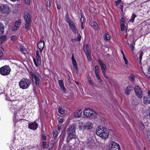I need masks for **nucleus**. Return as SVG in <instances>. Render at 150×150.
<instances>
[{
  "mask_svg": "<svg viewBox=\"0 0 150 150\" xmlns=\"http://www.w3.org/2000/svg\"><path fill=\"white\" fill-rule=\"evenodd\" d=\"M92 26L95 30H96L98 28V25L96 22H93L92 24Z\"/></svg>",
  "mask_w": 150,
  "mask_h": 150,
  "instance_id": "obj_31",
  "label": "nucleus"
},
{
  "mask_svg": "<svg viewBox=\"0 0 150 150\" xmlns=\"http://www.w3.org/2000/svg\"><path fill=\"white\" fill-rule=\"evenodd\" d=\"M24 18L25 22L31 21L30 15L27 12H25L24 13Z\"/></svg>",
  "mask_w": 150,
  "mask_h": 150,
  "instance_id": "obj_16",
  "label": "nucleus"
},
{
  "mask_svg": "<svg viewBox=\"0 0 150 150\" xmlns=\"http://www.w3.org/2000/svg\"><path fill=\"white\" fill-rule=\"evenodd\" d=\"M123 59L125 61V64L126 65H127L128 64V61H127V59L126 58L125 56H124V57H123Z\"/></svg>",
  "mask_w": 150,
  "mask_h": 150,
  "instance_id": "obj_44",
  "label": "nucleus"
},
{
  "mask_svg": "<svg viewBox=\"0 0 150 150\" xmlns=\"http://www.w3.org/2000/svg\"><path fill=\"white\" fill-rule=\"evenodd\" d=\"M59 83L60 87L65 92V87L63 81L62 80H59Z\"/></svg>",
  "mask_w": 150,
  "mask_h": 150,
  "instance_id": "obj_24",
  "label": "nucleus"
},
{
  "mask_svg": "<svg viewBox=\"0 0 150 150\" xmlns=\"http://www.w3.org/2000/svg\"><path fill=\"white\" fill-rule=\"evenodd\" d=\"M50 6V1L49 0H47V6L49 7Z\"/></svg>",
  "mask_w": 150,
  "mask_h": 150,
  "instance_id": "obj_52",
  "label": "nucleus"
},
{
  "mask_svg": "<svg viewBox=\"0 0 150 150\" xmlns=\"http://www.w3.org/2000/svg\"><path fill=\"white\" fill-rule=\"evenodd\" d=\"M82 122H79V130H81L82 129V125H83Z\"/></svg>",
  "mask_w": 150,
  "mask_h": 150,
  "instance_id": "obj_39",
  "label": "nucleus"
},
{
  "mask_svg": "<svg viewBox=\"0 0 150 150\" xmlns=\"http://www.w3.org/2000/svg\"><path fill=\"white\" fill-rule=\"evenodd\" d=\"M83 50L89 62L91 61V51L88 44H84Z\"/></svg>",
  "mask_w": 150,
  "mask_h": 150,
  "instance_id": "obj_6",
  "label": "nucleus"
},
{
  "mask_svg": "<svg viewBox=\"0 0 150 150\" xmlns=\"http://www.w3.org/2000/svg\"><path fill=\"white\" fill-rule=\"evenodd\" d=\"M20 50L23 53H24V54H25L26 52V51L25 50H24L23 48H20Z\"/></svg>",
  "mask_w": 150,
  "mask_h": 150,
  "instance_id": "obj_48",
  "label": "nucleus"
},
{
  "mask_svg": "<svg viewBox=\"0 0 150 150\" xmlns=\"http://www.w3.org/2000/svg\"><path fill=\"white\" fill-rule=\"evenodd\" d=\"M36 55V59L37 62L38 64H41V58L39 54H37Z\"/></svg>",
  "mask_w": 150,
  "mask_h": 150,
  "instance_id": "obj_28",
  "label": "nucleus"
},
{
  "mask_svg": "<svg viewBox=\"0 0 150 150\" xmlns=\"http://www.w3.org/2000/svg\"><path fill=\"white\" fill-rule=\"evenodd\" d=\"M134 90L137 97L141 98L143 96V93L141 88L139 86H137L135 87Z\"/></svg>",
  "mask_w": 150,
  "mask_h": 150,
  "instance_id": "obj_10",
  "label": "nucleus"
},
{
  "mask_svg": "<svg viewBox=\"0 0 150 150\" xmlns=\"http://www.w3.org/2000/svg\"><path fill=\"white\" fill-rule=\"evenodd\" d=\"M83 112L86 117L91 118H96L97 116V113L94 110L90 108L85 109Z\"/></svg>",
  "mask_w": 150,
  "mask_h": 150,
  "instance_id": "obj_4",
  "label": "nucleus"
},
{
  "mask_svg": "<svg viewBox=\"0 0 150 150\" xmlns=\"http://www.w3.org/2000/svg\"><path fill=\"white\" fill-rule=\"evenodd\" d=\"M134 76L132 74H131L129 77L130 80L133 81L134 80Z\"/></svg>",
  "mask_w": 150,
  "mask_h": 150,
  "instance_id": "obj_35",
  "label": "nucleus"
},
{
  "mask_svg": "<svg viewBox=\"0 0 150 150\" xmlns=\"http://www.w3.org/2000/svg\"><path fill=\"white\" fill-rule=\"evenodd\" d=\"M42 139L43 140H46V136L44 134H42Z\"/></svg>",
  "mask_w": 150,
  "mask_h": 150,
  "instance_id": "obj_51",
  "label": "nucleus"
},
{
  "mask_svg": "<svg viewBox=\"0 0 150 150\" xmlns=\"http://www.w3.org/2000/svg\"><path fill=\"white\" fill-rule=\"evenodd\" d=\"M58 111L61 114H63L65 112V110L61 107H59V108Z\"/></svg>",
  "mask_w": 150,
  "mask_h": 150,
  "instance_id": "obj_30",
  "label": "nucleus"
},
{
  "mask_svg": "<svg viewBox=\"0 0 150 150\" xmlns=\"http://www.w3.org/2000/svg\"><path fill=\"white\" fill-rule=\"evenodd\" d=\"M125 23H121V30L122 31H123L125 28Z\"/></svg>",
  "mask_w": 150,
  "mask_h": 150,
  "instance_id": "obj_36",
  "label": "nucleus"
},
{
  "mask_svg": "<svg viewBox=\"0 0 150 150\" xmlns=\"http://www.w3.org/2000/svg\"><path fill=\"white\" fill-rule=\"evenodd\" d=\"M38 126V124L35 122V121L28 124V128L30 129H33L34 130H35L37 129Z\"/></svg>",
  "mask_w": 150,
  "mask_h": 150,
  "instance_id": "obj_13",
  "label": "nucleus"
},
{
  "mask_svg": "<svg viewBox=\"0 0 150 150\" xmlns=\"http://www.w3.org/2000/svg\"><path fill=\"white\" fill-rule=\"evenodd\" d=\"M96 134L104 139L108 138L109 135L108 130L106 128L100 126L97 128Z\"/></svg>",
  "mask_w": 150,
  "mask_h": 150,
  "instance_id": "obj_1",
  "label": "nucleus"
},
{
  "mask_svg": "<svg viewBox=\"0 0 150 150\" xmlns=\"http://www.w3.org/2000/svg\"><path fill=\"white\" fill-rule=\"evenodd\" d=\"M139 126L141 129H144V125L142 122H140L139 124Z\"/></svg>",
  "mask_w": 150,
  "mask_h": 150,
  "instance_id": "obj_33",
  "label": "nucleus"
},
{
  "mask_svg": "<svg viewBox=\"0 0 150 150\" xmlns=\"http://www.w3.org/2000/svg\"><path fill=\"white\" fill-rule=\"evenodd\" d=\"M103 75L106 78H107V79H108V76H106L105 74V73L104 74H103Z\"/></svg>",
  "mask_w": 150,
  "mask_h": 150,
  "instance_id": "obj_63",
  "label": "nucleus"
},
{
  "mask_svg": "<svg viewBox=\"0 0 150 150\" xmlns=\"http://www.w3.org/2000/svg\"><path fill=\"white\" fill-rule=\"evenodd\" d=\"M133 90V87L132 86H129L126 88L125 93L127 95H129L130 92Z\"/></svg>",
  "mask_w": 150,
  "mask_h": 150,
  "instance_id": "obj_17",
  "label": "nucleus"
},
{
  "mask_svg": "<svg viewBox=\"0 0 150 150\" xmlns=\"http://www.w3.org/2000/svg\"><path fill=\"white\" fill-rule=\"evenodd\" d=\"M121 2V0H117L115 1V5L117 7L119 5V3Z\"/></svg>",
  "mask_w": 150,
  "mask_h": 150,
  "instance_id": "obj_40",
  "label": "nucleus"
},
{
  "mask_svg": "<svg viewBox=\"0 0 150 150\" xmlns=\"http://www.w3.org/2000/svg\"><path fill=\"white\" fill-rule=\"evenodd\" d=\"M82 112V111L81 110H77L74 114V116L75 117H79L81 116Z\"/></svg>",
  "mask_w": 150,
  "mask_h": 150,
  "instance_id": "obj_18",
  "label": "nucleus"
},
{
  "mask_svg": "<svg viewBox=\"0 0 150 150\" xmlns=\"http://www.w3.org/2000/svg\"><path fill=\"white\" fill-rule=\"evenodd\" d=\"M45 43L44 40H40L37 45L38 48H44Z\"/></svg>",
  "mask_w": 150,
  "mask_h": 150,
  "instance_id": "obj_19",
  "label": "nucleus"
},
{
  "mask_svg": "<svg viewBox=\"0 0 150 150\" xmlns=\"http://www.w3.org/2000/svg\"><path fill=\"white\" fill-rule=\"evenodd\" d=\"M88 81L90 83V84L92 86H93L94 85V84L92 81V80L90 79H88Z\"/></svg>",
  "mask_w": 150,
  "mask_h": 150,
  "instance_id": "obj_49",
  "label": "nucleus"
},
{
  "mask_svg": "<svg viewBox=\"0 0 150 150\" xmlns=\"http://www.w3.org/2000/svg\"><path fill=\"white\" fill-rule=\"evenodd\" d=\"M147 139L150 142V131H149L147 132Z\"/></svg>",
  "mask_w": 150,
  "mask_h": 150,
  "instance_id": "obj_34",
  "label": "nucleus"
},
{
  "mask_svg": "<svg viewBox=\"0 0 150 150\" xmlns=\"http://www.w3.org/2000/svg\"><path fill=\"white\" fill-rule=\"evenodd\" d=\"M148 95L150 97V91L149 90L148 91Z\"/></svg>",
  "mask_w": 150,
  "mask_h": 150,
  "instance_id": "obj_64",
  "label": "nucleus"
},
{
  "mask_svg": "<svg viewBox=\"0 0 150 150\" xmlns=\"http://www.w3.org/2000/svg\"><path fill=\"white\" fill-rule=\"evenodd\" d=\"M46 145V143L45 142H42V146L44 148H45V146Z\"/></svg>",
  "mask_w": 150,
  "mask_h": 150,
  "instance_id": "obj_53",
  "label": "nucleus"
},
{
  "mask_svg": "<svg viewBox=\"0 0 150 150\" xmlns=\"http://www.w3.org/2000/svg\"><path fill=\"white\" fill-rule=\"evenodd\" d=\"M30 74L32 77L33 81H34V80L36 86H39L40 81V75L38 74H35L33 73L32 72L30 73Z\"/></svg>",
  "mask_w": 150,
  "mask_h": 150,
  "instance_id": "obj_7",
  "label": "nucleus"
},
{
  "mask_svg": "<svg viewBox=\"0 0 150 150\" xmlns=\"http://www.w3.org/2000/svg\"><path fill=\"white\" fill-rule=\"evenodd\" d=\"M99 69V68L97 66H96L95 67V72H98V70Z\"/></svg>",
  "mask_w": 150,
  "mask_h": 150,
  "instance_id": "obj_42",
  "label": "nucleus"
},
{
  "mask_svg": "<svg viewBox=\"0 0 150 150\" xmlns=\"http://www.w3.org/2000/svg\"><path fill=\"white\" fill-rule=\"evenodd\" d=\"M33 61L34 63V64L36 67H38L39 65H40L41 64H38L37 61H36V59L35 58H33Z\"/></svg>",
  "mask_w": 150,
  "mask_h": 150,
  "instance_id": "obj_37",
  "label": "nucleus"
},
{
  "mask_svg": "<svg viewBox=\"0 0 150 150\" xmlns=\"http://www.w3.org/2000/svg\"><path fill=\"white\" fill-rule=\"evenodd\" d=\"M48 146L49 149H51L54 147V144H53L50 143L48 144Z\"/></svg>",
  "mask_w": 150,
  "mask_h": 150,
  "instance_id": "obj_38",
  "label": "nucleus"
},
{
  "mask_svg": "<svg viewBox=\"0 0 150 150\" xmlns=\"http://www.w3.org/2000/svg\"><path fill=\"white\" fill-rule=\"evenodd\" d=\"M57 131H55L54 132L53 135L54 137H57Z\"/></svg>",
  "mask_w": 150,
  "mask_h": 150,
  "instance_id": "obj_46",
  "label": "nucleus"
},
{
  "mask_svg": "<svg viewBox=\"0 0 150 150\" xmlns=\"http://www.w3.org/2000/svg\"><path fill=\"white\" fill-rule=\"evenodd\" d=\"M25 1L26 4L29 5L30 3V0H25Z\"/></svg>",
  "mask_w": 150,
  "mask_h": 150,
  "instance_id": "obj_50",
  "label": "nucleus"
},
{
  "mask_svg": "<svg viewBox=\"0 0 150 150\" xmlns=\"http://www.w3.org/2000/svg\"><path fill=\"white\" fill-rule=\"evenodd\" d=\"M120 22H121V23H125V19L124 17H122L121 18Z\"/></svg>",
  "mask_w": 150,
  "mask_h": 150,
  "instance_id": "obj_47",
  "label": "nucleus"
},
{
  "mask_svg": "<svg viewBox=\"0 0 150 150\" xmlns=\"http://www.w3.org/2000/svg\"><path fill=\"white\" fill-rule=\"evenodd\" d=\"M57 7L58 9H60L61 8L59 4H57Z\"/></svg>",
  "mask_w": 150,
  "mask_h": 150,
  "instance_id": "obj_58",
  "label": "nucleus"
},
{
  "mask_svg": "<svg viewBox=\"0 0 150 150\" xmlns=\"http://www.w3.org/2000/svg\"><path fill=\"white\" fill-rule=\"evenodd\" d=\"M64 119L62 118H61L59 120V122L60 123H62L63 122Z\"/></svg>",
  "mask_w": 150,
  "mask_h": 150,
  "instance_id": "obj_59",
  "label": "nucleus"
},
{
  "mask_svg": "<svg viewBox=\"0 0 150 150\" xmlns=\"http://www.w3.org/2000/svg\"><path fill=\"white\" fill-rule=\"evenodd\" d=\"M26 23L25 25V29L27 30H29L30 29V25L31 23V21L25 22Z\"/></svg>",
  "mask_w": 150,
  "mask_h": 150,
  "instance_id": "obj_23",
  "label": "nucleus"
},
{
  "mask_svg": "<svg viewBox=\"0 0 150 150\" xmlns=\"http://www.w3.org/2000/svg\"><path fill=\"white\" fill-rule=\"evenodd\" d=\"M100 65L101 66V69L102 71V73L103 74H104L106 72V66L102 62H101L100 63Z\"/></svg>",
  "mask_w": 150,
  "mask_h": 150,
  "instance_id": "obj_22",
  "label": "nucleus"
},
{
  "mask_svg": "<svg viewBox=\"0 0 150 150\" xmlns=\"http://www.w3.org/2000/svg\"><path fill=\"white\" fill-rule=\"evenodd\" d=\"M119 145L114 142H111L109 145V149L110 150H113L114 149H117L120 147Z\"/></svg>",
  "mask_w": 150,
  "mask_h": 150,
  "instance_id": "obj_11",
  "label": "nucleus"
},
{
  "mask_svg": "<svg viewBox=\"0 0 150 150\" xmlns=\"http://www.w3.org/2000/svg\"><path fill=\"white\" fill-rule=\"evenodd\" d=\"M16 38V36L15 35H12L11 37V40L13 41L15 40Z\"/></svg>",
  "mask_w": 150,
  "mask_h": 150,
  "instance_id": "obj_41",
  "label": "nucleus"
},
{
  "mask_svg": "<svg viewBox=\"0 0 150 150\" xmlns=\"http://www.w3.org/2000/svg\"><path fill=\"white\" fill-rule=\"evenodd\" d=\"M143 103L144 104H147L150 103V98H148L145 96L143 98Z\"/></svg>",
  "mask_w": 150,
  "mask_h": 150,
  "instance_id": "obj_20",
  "label": "nucleus"
},
{
  "mask_svg": "<svg viewBox=\"0 0 150 150\" xmlns=\"http://www.w3.org/2000/svg\"><path fill=\"white\" fill-rule=\"evenodd\" d=\"M3 53L1 50H0V58L3 56Z\"/></svg>",
  "mask_w": 150,
  "mask_h": 150,
  "instance_id": "obj_56",
  "label": "nucleus"
},
{
  "mask_svg": "<svg viewBox=\"0 0 150 150\" xmlns=\"http://www.w3.org/2000/svg\"><path fill=\"white\" fill-rule=\"evenodd\" d=\"M81 36L80 34H78L77 37L76 38V39L78 41H80L81 40Z\"/></svg>",
  "mask_w": 150,
  "mask_h": 150,
  "instance_id": "obj_43",
  "label": "nucleus"
},
{
  "mask_svg": "<svg viewBox=\"0 0 150 150\" xmlns=\"http://www.w3.org/2000/svg\"><path fill=\"white\" fill-rule=\"evenodd\" d=\"M136 15L134 13H133L129 21L130 22L133 23L134 22L135 18L136 17Z\"/></svg>",
  "mask_w": 150,
  "mask_h": 150,
  "instance_id": "obj_29",
  "label": "nucleus"
},
{
  "mask_svg": "<svg viewBox=\"0 0 150 150\" xmlns=\"http://www.w3.org/2000/svg\"><path fill=\"white\" fill-rule=\"evenodd\" d=\"M121 53H122V54L123 57H124V56H125V54H124V53L123 51L122 50H121Z\"/></svg>",
  "mask_w": 150,
  "mask_h": 150,
  "instance_id": "obj_61",
  "label": "nucleus"
},
{
  "mask_svg": "<svg viewBox=\"0 0 150 150\" xmlns=\"http://www.w3.org/2000/svg\"><path fill=\"white\" fill-rule=\"evenodd\" d=\"M110 35L108 33H106L104 35V40H109L110 39Z\"/></svg>",
  "mask_w": 150,
  "mask_h": 150,
  "instance_id": "obj_25",
  "label": "nucleus"
},
{
  "mask_svg": "<svg viewBox=\"0 0 150 150\" xmlns=\"http://www.w3.org/2000/svg\"><path fill=\"white\" fill-rule=\"evenodd\" d=\"M21 20L18 19L16 21L15 23L14 26H13L12 28V30L13 31H15L18 30L21 25Z\"/></svg>",
  "mask_w": 150,
  "mask_h": 150,
  "instance_id": "obj_12",
  "label": "nucleus"
},
{
  "mask_svg": "<svg viewBox=\"0 0 150 150\" xmlns=\"http://www.w3.org/2000/svg\"><path fill=\"white\" fill-rule=\"evenodd\" d=\"M66 20L69 23L70 27L72 31L75 34L78 33V31L76 29L74 22L69 18L67 19Z\"/></svg>",
  "mask_w": 150,
  "mask_h": 150,
  "instance_id": "obj_9",
  "label": "nucleus"
},
{
  "mask_svg": "<svg viewBox=\"0 0 150 150\" xmlns=\"http://www.w3.org/2000/svg\"><path fill=\"white\" fill-rule=\"evenodd\" d=\"M71 59L72 61L73 68L76 70L77 71H78V68L77 64L76 61L74 58L73 55H72Z\"/></svg>",
  "mask_w": 150,
  "mask_h": 150,
  "instance_id": "obj_15",
  "label": "nucleus"
},
{
  "mask_svg": "<svg viewBox=\"0 0 150 150\" xmlns=\"http://www.w3.org/2000/svg\"><path fill=\"white\" fill-rule=\"evenodd\" d=\"M81 17L80 19L81 22V23L83 24L84 22V18L83 17H82L81 15Z\"/></svg>",
  "mask_w": 150,
  "mask_h": 150,
  "instance_id": "obj_45",
  "label": "nucleus"
},
{
  "mask_svg": "<svg viewBox=\"0 0 150 150\" xmlns=\"http://www.w3.org/2000/svg\"><path fill=\"white\" fill-rule=\"evenodd\" d=\"M95 74L97 78L99 77V75L98 74V72H95Z\"/></svg>",
  "mask_w": 150,
  "mask_h": 150,
  "instance_id": "obj_57",
  "label": "nucleus"
},
{
  "mask_svg": "<svg viewBox=\"0 0 150 150\" xmlns=\"http://www.w3.org/2000/svg\"><path fill=\"white\" fill-rule=\"evenodd\" d=\"M143 52L142 51L139 54V57L138 59V61L139 64H141V62L143 55Z\"/></svg>",
  "mask_w": 150,
  "mask_h": 150,
  "instance_id": "obj_27",
  "label": "nucleus"
},
{
  "mask_svg": "<svg viewBox=\"0 0 150 150\" xmlns=\"http://www.w3.org/2000/svg\"><path fill=\"white\" fill-rule=\"evenodd\" d=\"M9 7L6 5H0V11L3 13H8L10 11Z\"/></svg>",
  "mask_w": 150,
  "mask_h": 150,
  "instance_id": "obj_8",
  "label": "nucleus"
},
{
  "mask_svg": "<svg viewBox=\"0 0 150 150\" xmlns=\"http://www.w3.org/2000/svg\"><path fill=\"white\" fill-rule=\"evenodd\" d=\"M93 124L91 122H86L83 125V128L84 129H90L93 128Z\"/></svg>",
  "mask_w": 150,
  "mask_h": 150,
  "instance_id": "obj_14",
  "label": "nucleus"
},
{
  "mask_svg": "<svg viewBox=\"0 0 150 150\" xmlns=\"http://www.w3.org/2000/svg\"><path fill=\"white\" fill-rule=\"evenodd\" d=\"M130 47H131V50H133L134 49V47L133 45L132 44H131Z\"/></svg>",
  "mask_w": 150,
  "mask_h": 150,
  "instance_id": "obj_55",
  "label": "nucleus"
},
{
  "mask_svg": "<svg viewBox=\"0 0 150 150\" xmlns=\"http://www.w3.org/2000/svg\"><path fill=\"white\" fill-rule=\"evenodd\" d=\"M11 69L8 66L5 65L0 68V73L4 76L8 75L10 74Z\"/></svg>",
  "mask_w": 150,
  "mask_h": 150,
  "instance_id": "obj_5",
  "label": "nucleus"
},
{
  "mask_svg": "<svg viewBox=\"0 0 150 150\" xmlns=\"http://www.w3.org/2000/svg\"><path fill=\"white\" fill-rule=\"evenodd\" d=\"M31 83L30 80L27 78H23L19 82V86L22 89L28 88Z\"/></svg>",
  "mask_w": 150,
  "mask_h": 150,
  "instance_id": "obj_3",
  "label": "nucleus"
},
{
  "mask_svg": "<svg viewBox=\"0 0 150 150\" xmlns=\"http://www.w3.org/2000/svg\"><path fill=\"white\" fill-rule=\"evenodd\" d=\"M39 51L38 50H37L36 51V55L39 54Z\"/></svg>",
  "mask_w": 150,
  "mask_h": 150,
  "instance_id": "obj_62",
  "label": "nucleus"
},
{
  "mask_svg": "<svg viewBox=\"0 0 150 150\" xmlns=\"http://www.w3.org/2000/svg\"><path fill=\"white\" fill-rule=\"evenodd\" d=\"M76 126V124L74 123L71 125L68 128L67 134L69 136L67 139L68 142H69L70 139L75 137V130Z\"/></svg>",
  "mask_w": 150,
  "mask_h": 150,
  "instance_id": "obj_2",
  "label": "nucleus"
},
{
  "mask_svg": "<svg viewBox=\"0 0 150 150\" xmlns=\"http://www.w3.org/2000/svg\"><path fill=\"white\" fill-rule=\"evenodd\" d=\"M40 49V52L42 53L44 48H38Z\"/></svg>",
  "mask_w": 150,
  "mask_h": 150,
  "instance_id": "obj_60",
  "label": "nucleus"
},
{
  "mask_svg": "<svg viewBox=\"0 0 150 150\" xmlns=\"http://www.w3.org/2000/svg\"><path fill=\"white\" fill-rule=\"evenodd\" d=\"M146 76L150 79V66L149 67L148 70L146 74Z\"/></svg>",
  "mask_w": 150,
  "mask_h": 150,
  "instance_id": "obj_32",
  "label": "nucleus"
},
{
  "mask_svg": "<svg viewBox=\"0 0 150 150\" xmlns=\"http://www.w3.org/2000/svg\"><path fill=\"white\" fill-rule=\"evenodd\" d=\"M0 37V43H1L4 42L6 39V37L5 35H2Z\"/></svg>",
  "mask_w": 150,
  "mask_h": 150,
  "instance_id": "obj_26",
  "label": "nucleus"
},
{
  "mask_svg": "<svg viewBox=\"0 0 150 150\" xmlns=\"http://www.w3.org/2000/svg\"><path fill=\"white\" fill-rule=\"evenodd\" d=\"M97 79H98L100 83H102V82H103V81L102 79L100 78V77H98L97 78Z\"/></svg>",
  "mask_w": 150,
  "mask_h": 150,
  "instance_id": "obj_54",
  "label": "nucleus"
},
{
  "mask_svg": "<svg viewBox=\"0 0 150 150\" xmlns=\"http://www.w3.org/2000/svg\"><path fill=\"white\" fill-rule=\"evenodd\" d=\"M4 25L0 22V36L3 35L4 33Z\"/></svg>",
  "mask_w": 150,
  "mask_h": 150,
  "instance_id": "obj_21",
  "label": "nucleus"
}]
</instances>
